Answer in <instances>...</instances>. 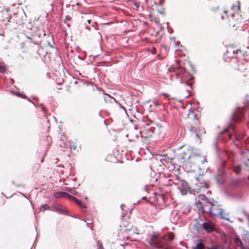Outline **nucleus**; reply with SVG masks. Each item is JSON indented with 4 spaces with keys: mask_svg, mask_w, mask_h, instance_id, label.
<instances>
[{
    "mask_svg": "<svg viewBox=\"0 0 249 249\" xmlns=\"http://www.w3.org/2000/svg\"><path fill=\"white\" fill-rule=\"evenodd\" d=\"M191 149L188 146L184 145L180 147L175 156V159L180 163H186L189 159Z\"/></svg>",
    "mask_w": 249,
    "mask_h": 249,
    "instance_id": "nucleus-4",
    "label": "nucleus"
},
{
    "mask_svg": "<svg viewBox=\"0 0 249 249\" xmlns=\"http://www.w3.org/2000/svg\"><path fill=\"white\" fill-rule=\"evenodd\" d=\"M72 200L76 203L80 207L82 208H86V206L85 204H83L80 200L77 199L76 197L72 198Z\"/></svg>",
    "mask_w": 249,
    "mask_h": 249,
    "instance_id": "nucleus-15",
    "label": "nucleus"
},
{
    "mask_svg": "<svg viewBox=\"0 0 249 249\" xmlns=\"http://www.w3.org/2000/svg\"><path fill=\"white\" fill-rule=\"evenodd\" d=\"M240 182V180L239 179H233L231 181L230 185L233 188H235L239 186Z\"/></svg>",
    "mask_w": 249,
    "mask_h": 249,
    "instance_id": "nucleus-13",
    "label": "nucleus"
},
{
    "mask_svg": "<svg viewBox=\"0 0 249 249\" xmlns=\"http://www.w3.org/2000/svg\"><path fill=\"white\" fill-rule=\"evenodd\" d=\"M71 20V17L69 15H67L66 16L65 22L66 23V20L70 21Z\"/></svg>",
    "mask_w": 249,
    "mask_h": 249,
    "instance_id": "nucleus-28",
    "label": "nucleus"
},
{
    "mask_svg": "<svg viewBox=\"0 0 249 249\" xmlns=\"http://www.w3.org/2000/svg\"><path fill=\"white\" fill-rule=\"evenodd\" d=\"M43 207L45 209L49 210V206L47 205H44Z\"/></svg>",
    "mask_w": 249,
    "mask_h": 249,
    "instance_id": "nucleus-34",
    "label": "nucleus"
},
{
    "mask_svg": "<svg viewBox=\"0 0 249 249\" xmlns=\"http://www.w3.org/2000/svg\"><path fill=\"white\" fill-rule=\"evenodd\" d=\"M205 162H207L206 159L200 152L198 151L192 152L191 151L189 159L186 164H189L191 166L204 163Z\"/></svg>",
    "mask_w": 249,
    "mask_h": 249,
    "instance_id": "nucleus-6",
    "label": "nucleus"
},
{
    "mask_svg": "<svg viewBox=\"0 0 249 249\" xmlns=\"http://www.w3.org/2000/svg\"><path fill=\"white\" fill-rule=\"evenodd\" d=\"M144 191H145V192H146L147 193H148V192H147V190H146V189H144Z\"/></svg>",
    "mask_w": 249,
    "mask_h": 249,
    "instance_id": "nucleus-41",
    "label": "nucleus"
},
{
    "mask_svg": "<svg viewBox=\"0 0 249 249\" xmlns=\"http://www.w3.org/2000/svg\"><path fill=\"white\" fill-rule=\"evenodd\" d=\"M236 245L239 247H241L242 245V243L240 239L238 237H236L235 239Z\"/></svg>",
    "mask_w": 249,
    "mask_h": 249,
    "instance_id": "nucleus-21",
    "label": "nucleus"
},
{
    "mask_svg": "<svg viewBox=\"0 0 249 249\" xmlns=\"http://www.w3.org/2000/svg\"><path fill=\"white\" fill-rule=\"evenodd\" d=\"M202 227L205 229L207 232H211L213 231V229L212 225L209 223H204L202 224Z\"/></svg>",
    "mask_w": 249,
    "mask_h": 249,
    "instance_id": "nucleus-12",
    "label": "nucleus"
},
{
    "mask_svg": "<svg viewBox=\"0 0 249 249\" xmlns=\"http://www.w3.org/2000/svg\"><path fill=\"white\" fill-rule=\"evenodd\" d=\"M233 170L236 174H239L241 170V165L234 166Z\"/></svg>",
    "mask_w": 249,
    "mask_h": 249,
    "instance_id": "nucleus-17",
    "label": "nucleus"
},
{
    "mask_svg": "<svg viewBox=\"0 0 249 249\" xmlns=\"http://www.w3.org/2000/svg\"><path fill=\"white\" fill-rule=\"evenodd\" d=\"M245 107L237 108L232 116V120L236 122L240 121L244 116Z\"/></svg>",
    "mask_w": 249,
    "mask_h": 249,
    "instance_id": "nucleus-9",
    "label": "nucleus"
},
{
    "mask_svg": "<svg viewBox=\"0 0 249 249\" xmlns=\"http://www.w3.org/2000/svg\"><path fill=\"white\" fill-rule=\"evenodd\" d=\"M5 71V67L3 65L0 64V72L4 73Z\"/></svg>",
    "mask_w": 249,
    "mask_h": 249,
    "instance_id": "nucleus-23",
    "label": "nucleus"
},
{
    "mask_svg": "<svg viewBox=\"0 0 249 249\" xmlns=\"http://www.w3.org/2000/svg\"><path fill=\"white\" fill-rule=\"evenodd\" d=\"M41 30L39 29H36L34 32L31 34V37L27 36L26 37L32 40L35 41L36 38H39L41 36Z\"/></svg>",
    "mask_w": 249,
    "mask_h": 249,
    "instance_id": "nucleus-11",
    "label": "nucleus"
},
{
    "mask_svg": "<svg viewBox=\"0 0 249 249\" xmlns=\"http://www.w3.org/2000/svg\"><path fill=\"white\" fill-rule=\"evenodd\" d=\"M53 208L56 212L63 213V210L59 205L55 204L53 206Z\"/></svg>",
    "mask_w": 249,
    "mask_h": 249,
    "instance_id": "nucleus-19",
    "label": "nucleus"
},
{
    "mask_svg": "<svg viewBox=\"0 0 249 249\" xmlns=\"http://www.w3.org/2000/svg\"><path fill=\"white\" fill-rule=\"evenodd\" d=\"M154 131V129L151 126L150 124L144 123L141 128L140 133L142 138L147 140L152 136Z\"/></svg>",
    "mask_w": 249,
    "mask_h": 249,
    "instance_id": "nucleus-7",
    "label": "nucleus"
},
{
    "mask_svg": "<svg viewBox=\"0 0 249 249\" xmlns=\"http://www.w3.org/2000/svg\"><path fill=\"white\" fill-rule=\"evenodd\" d=\"M78 145L76 142H71L70 143V148L71 150H75L77 149Z\"/></svg>",
    "mask_w": 249,
    "mask_h": 249,
    "instance_id": "nucleus-20",
    "label": "nucleus"
},
{
    "mask_svg": "<svg viewBox=\"0 0 249 249\" xmlns=\"http://www.w3.org/2000/svg\"><path fill=\"white\" fill-rule=\"evenodd\" d=\"M163 95L166 97H168V96H169V95L167 93H164Z\"/></svg>",
    "mask_w": 249,
    "mask_h": 249,
    "instance_id": "nucleus-38",
    "label": "nucleus"
},
{
    "mask_svg": "<svg viewBox=\"0 0 249 249\" xmlns=\"http://www.w3.org/2000/svg\"><path fill=\"white\" fill-rule=\"evenodd\" d=\"M65 197H68V198H70V199H71L72 200V198H75V197L71 196V195H70L68 193H65Z\"/></svg>",
    "mask_w": 249,
    "mask_h": 249,
    "instance_id": "nucleus-25",
    "label": "nucleus"
},
{
    "mask_svg": "<svg viewBox=\"0 0 249 249\" xmlns=\"http://www.w3.org/2000/svg\"><path fill=\"white\" fill-rule=\"evenodd\" d=\"M17 95H18V96H19V97H20L22 98H24V99H25V98H26V96L25 95H24V94H21V93H18L17 94Z\"/></svg>",
    "mask_w": 249,
    "mask_h": 249,
    "instance_id": "nucleus-29",
    "label": "nucleus"
},
{
    "mask_svg": "<svg viewBox=\"0 0 249 249\" xmlns=\"http://www.w3.org/2000/svg\"><path fill=\"white\" fill-rule=\"evenodd\" d=\"M66 190L70 192V193H71V194H72L74 195H77V192L76 191H75L74 190H73L72 189H70V188H67Z\"/></svg>",
    "mask_w": 249,
    "mask_h": 249,
    "instance_id": "nucleus-24",
    "label": "nucleus"
},
{
    "mask_svg": "<svg viewBox=\"0 0 249 249\" xmlns=\"http://www.w3.org/2000/svg\"><path fill=\"white\" fill-rule=\"evenodd\" d=\"M248 32H249V35L247 36L246 37L248 38H249V29L248 30Z\"/></svg>",
    "mask_w": 249,
    "mask_h": 249,
    "instance_id": "nucleus-39",
    "label": "nucleus"
},
{
    "mask_svg": "<svg viewBox=\"0 0 249 249\" xmlns=\"http://www.w3.org/2000/svg\"><path fill=\"white\" fill-rule=\"evenodd\" d=\"M172 69L175 73L176 78L180 77L181 82L188 87L186 90L188 92L190 91L192 89V85L193 84L192 81L194 79L192 75L189 72H186L184 68L181 67L170 68L169 69L170 71H172Z\"/></svg>",
    "mask_w": 249,
    "mask_h": 249,
    "instance_id": "nucleus-3",
    "label": "nucleus"
},
{
    "mask_svg": "<svg viewBox=\"0 0 249 249\" xmlns=\"http://www.w3.org/2000/svg\"><path fill=\"white\" fill-rule=\"evenodd\" d=\"M65 193L66 192H58L55 193L53 194V196L56 198H61V197H65Z\"/></svg>",
    "mask_w": 249,
    "mask_h": 249,
    "instance_id": "nucleus-14",
    "label": "nucleus"
},
{
    "mask_svg": "<svg viewBox=\"0 0 249 249\" xmlns=\"http://www.w3.org/2000/svg\"><path fill=\"white\" fill-rule=\"evenodd\" d=\"M176 40V38L175 37L171 38L170 39V46H173V45L175 44Z\"/></svg>",
    "mask_w": 249,
    "mask_h": 249,
    "instance_id": "nucleus-26",
    "label": "nucleus"
},
{
    "mask_svg": "<svg viewBox=\"0 0 249 249\" xmlns=\"http://www.w3.org/2000/svg\"><path fill=\"white\" fill-rule=\"evenodd\" d=\"M240 5L239 4L233 5L230 9L225 10L219 7H214L213 8L212 11L213 16L219 20H227L230 21L231 19L234 20L236 22L237 24L244 23L246 24V22L248 20H244V18L241 17V15H239Z\"/></svg>",
    "mask_w": 249,
    "mask_h": 249,
    "instance_id": "nucleus-1",
    "label": "nucleus"
},
{
    "mask_svg": "<svg viewBox=\"0 0 249 249\" xmlns=\"http://www.w3.org/2000/svg\"><path fill=\"white\" fill-rule=\"evenodd\" d=\"M187 117L189 120L187 127L192 133H195L196 136L199 137L205 133L204 128L200 126V123L197 117V114L191 110L188 114Z\"/></svg>",
    "mask_w": 249,
    "mask_h": 249,
    "instance_id": "nucleus-2",
    "label": "nucleus"
},
{
    "mask_svg": "<svg viewBox=\"0 0 249 249\" xmlns=\"http://www.w3.org/2000/svg\"><path fill=\"white\" fill-rule=\"evenodd\" d=\"M210 208L208 211H207L205 208H203V212H208L209 214L212 216H219L221 218L226 219V214L224 213L223 210L221 208V206L218 204V202L214 201L213 202H211Z\"/></svg>",
    "mask_w": 249,
    "mask_h": 249,
    "instance_id": "nucleus-5",
    "label": "nucleus"
},
{
    "mask_svg": "<svg viewBox=\"0 0 249 249\" xmlns=\"http://www.w3.org/2000/svg\"><path fill=\"white\" fill-rule=\"evenodd\" d=\"M169 50V47H166L164 45H162L160 47V53L164 54H167Z\"/></svg>",
    "mask_w": 249,
    "mask_h": 249,
    "instance_id": "nucleus-16",
    "label": "nucleus"
},
{
    "mask_svg": "<svg viewBox=\"0 0 249 249\" xmlns=\"http://www.w3.org/2000/svg\"><path fill=\"white\" fill-rule=\"evenodd\" d=\"M241 53H241H242L241 51H240L239 53Z\"/></svg>",
    "mask_w": 249,
    "mask_h": 249,
    "instance_id": "nucleus-42",
    "label": "nucleus"
},
{
    "mask_svg": "<svg viewBox=\"0 0 249 249\" xmlns=\"http://www.w3.org/2000/svg\"><path fill=\"white\" fill-rule=\"evenodd\" d=\"M166 160H167V162H171L173 160H176V159H175V157L173 158H167Z\"/></svg>",
    "mask_w": 249,
    "mask_h": 249,
    "instance_id": "nucleus-31",
    "label": "nucleus"
},
{
    "mask_svg": "<svg viewBox=\"0 0 249 249\" xmlns=\"http://www.w3.org/2000/svg\"><path fill=\"white\" fill-rule=\"evenodd\" d=\"M205 245L202 243H199L196 245L195 247H193V249H204Z\"/></svg>",
    "mask_w": 249,
    "mask_h": 249,
    "instance_id": "nucleus-18",
    "label": "nucleus"
},
{
    "mask_svg": "<svg viewBox=\"0 0 249 249\" xmlns=\"http://www.w3.org/2000/svg\"><path fill=\"white\" fill-rule=\"evenodd\" d=\"M97 249H104L103 248V244L100 241H97Z\"/></svg>",
    "mask_w": 249,
    "mask_h": 249,
    "instance_id": "nucleus-22",
    "label": "nucleus"
},
{
    "mask_svg": "<svg viewBox=\"0 0 249 249\" xmlns=\"http://www.w3.org/2000/svg\"><path fill=\"white\" fill-rule=\"evenodd\" d=\"M218 246H213L211 248H207L206 249H218Z\"/></svg>",
    "mask_w": 249,
    "mask_h": 249,
    "instance_id": "nucleus-32",
    "label": "nucleus"
},
{
    "mask_svg": "<svg viewBox=\"0 0 249 249\" xmlns=\"http://www.w3.org/2000/svg\"><path fill=\"white\" fill-rule=\"evenodd\" d=\"M148 243L151 246H153L157 248H161L162 247L161 239L159 237V234L152 235Z\"/></svg>",
    "mask_w": 249,
    "mask_h": 249,
    "instance_id": "nucleus-10",
    "label": "nucleus"
},
{
    "mask_svg": "<svg viewBox=\"0 0 249 249\" xmlns=\"http://www.w3.org/2000/svg\"><path fill=\"white\" fill-rule=\"evenodd\" d=\"M87 21L89 24H90L91 20L90 19H87Z\"/></svg>",
    "mask_w": 249,
    "mask_h": 249,
    "instance_id": "nucleus-37",
    "label": "nucleus"
},
{
    "mask_svg": "<svg viewBox=\"0 0 249 249\" xmlns=\"http://www.w3.org/2000/svg\"><path fill=\"white\" fill-rule=\"evenodd\" d=\"M153 104L156 107L158 106L159 105L158 103V101L157 100H154L153 101Z\"/></svg>",
    "mask_w": 249,
    "mask_h": 249,
    "instance_id": "nucleus-33",
    "label": "nucleus"
},
{
    "mask_svg": "<svg viewBox=\"0 0 249 249\" xmlns=\"http://www.w3.org/2000/svg\"><path fill=\"white\" fill-rule=\"evenodd\" d=\"M112 155H108L107 158H106V159H107V161H111V158H112Z\"/></svg>",
    "mask_w": 249,
    "mask_h": 249,
    "instance_id": "nucleus-30",
    "label": "nucleus"
},
{
    "mask_svg": "<svg viewBox=\"0 0 249 249\" xmlns=\"http://www.w3.org/2000/svg\"><path fill=\"white\" fill-rule=\"evenodd\" d=\"M169 239L170 240V241H172L174 239V235L173 233H170L169 235Z\"/></svg>",
    "mask_w": 249,
    "mask_h": 249,
    "instance_id": "nucleus-27",
    "label": "nucleus"
},
{
    "mask_svg": "<svg viewBox=\"0 0 249 249\" xmlns=\"http://www.w3.org/2000/svg\"><path fill=\"white\" fill-rule=\"evenodd\" d=\"M234 132V126L232 124H230L228 127L225 129L221 132V134H224L225 136H227L229 140H233L235 139L236 140H238L236 136L233 135Z\"/></svg>",
    "mask_w": 249,
    "mask_h": 249,
    "instance_id": "nucleus-8",
    "label": "nucleus"
},
{
    "mask_svg": "<svg viewBox=\"0 0 249 249\" xmlns=\"http://www.w3.org/2000/svg\"><path fill=\"white\" fill-rule=\"evenodd\" d=\"M42 109L43 112H46V109L45 107H42Z\"/></svg>",
    "mask_w": 249,
    "mask_h": 249,
    "instance_id": "nucleus-35",
    "label": "nucleus"
},
{
    "mask_svg": "<svg viewBox=\"0 0 249 249\" xmlns=\"http://www.w3.org/2000/svg\"><path fill=\"white\" fill-rule=\"evenodd\" d=\"M142 199H144V200H145L147 201V199L146 196H143V197H142Z\"/></svg>",
    "mask_w": 249,
    "mask_h": 249,
    "instance_id": "nucleus-36",
    "label": "nucleus"
},
{
    "mask_svg": "<svg viewBox=\"0 0 249 249\" xmlns=\"http://www.w3.org/2000/svg\"><path fill=\"white\" fill-rule=\"evenodd\" d=\"M34 44H36V41H34Z\"/></svg>",
    "mask_w": 249,
    "mask_h": 249,
    "instance_id": "nucleus-43",
    "label": "nucleus"
},
{
    "mask_svg": "<svg viewBox=\"0 0 249 249\" xmlns=\"http://www.w3.org/2000/svg\"><path fill=\"white\" fill-rule=\"evenodd\" d=\"M0 36H1L2 37H4V35L3 34H0Z\"/></svg>",
    "mask_w": 249,
    "mask_h": 249,
    "instance_id": "nucleus-40",
    "label": "nucleus"
}]
</instances>
